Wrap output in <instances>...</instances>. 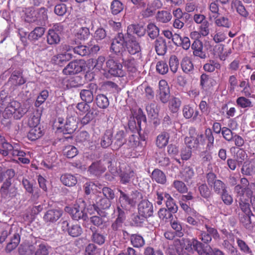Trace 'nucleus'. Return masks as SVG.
I'll use <instances>...</instances> for the list:
<instances>
[{"mask_svg": "<svg viewBox=\"0 0 255 255\" xmlns=\"http://www.w3.org/2000/svg\"><path fill=\"white\" fill-rule=\"evenodd\" d=\"M170 96L169 87L167 82L164 80H160V101L166 103L169 101L168 108L172 113L178 112L181 105V100L176 97H173L169 100Z\"/></svg>", "mask_w": 255, "mask_h": 255, "instance_id": "nucleus-1", "label": "nucleus"}, {"mask_svg": "<svg viewBox=\"0 0 255 255\" xmlns=\"http://www.w3.org/2000/svg\"><path fill=\"white\" fill-rule=\"evenodd\" d=\"M27 112L26 108L22 106L21 104L16 101H12L9 102L3 113L4 118H10L13 117L14 119H20Z\"/></svg>", "mask_w": 255, "mask_h": 255, "instance_id": "nucleus-2", "label": "nucleus"}, {"mask_svg": "<svg viewBox=\"0 0 255 255\" xmlns=\"http://www.w3.org/2000/svg\"><path fill=\"white\" fill-rule=\"evenodd\" d=\"M86 203L82 198L78 199L73 207H66L65 211L68 213L73 220L78 221L80 219L86 220L87 214L85 213Z\"/></svg>", "mask_w": 255, "mask_h": 255, "instance_id": "nucleus-3", "label": "nucleus"}, {"mask_svg": "<svg viewBox=\"0 0 255 255\" xmlns=\"http://www.w3.org/2000/svg\"><path fill=\"white\" fill-rule=\"evenodd\" d=\"M162 201H164L165 203L167 209L160 208V218L162 216L163 220L170 219L173 217L172 213L177 211V207L174 203L173 198L167 193L160 194V204Z\"/></svg>", "mask_w": 255, "mask_h": 255, "instance_id": "nucleus-4", "label": "nucleus"}, {"mask_svg": "<svg viewBox=\"0 0 255 255\" xmlns=\"http://www.w3.org/2000/svg\"><path fill=\"white\" fill-rule=\"evenodd\" d=\"M55 124L57 129L64 134L73 133L78 128V122L74 117L67 118L65 124H64V120L59 118Z\"/></svg>", "mask_w": 255, "mask_h": 255, "instance_id": "nucleus-5", "label": "nucleus"}, {"mask_svg": "<svg viewBox=\"0 0 255 255\" xmlns=\"http://www.w3.org/2000/svg\"><path fill=\"white\" fill-rule=\"evenodd\" d=\"M112 163V158L110 155L104 156V159L93 163L89 168V171L96 176H99L104 173L106 170V166L111 169Z\"/></svg>", "mask_w": 255, "mask_h": 255, "instance_id": "nucleus-6", "label": "nucleus"}, {"mask_svg": "<svg viewBox=\"0 0 255 255\" xmlns=\"http://www.w3.org/2000/svg\"><path fill=\"white\" fill-rule=\"evenodd\" d=\"M111 206V201L108 198L98 197L96 199V204L90 205L87 208L88 212L92 214L93 211H97L100 216H106L105 213H103L101 210H107Z\"/></svg>", "mask_w": 255, "mask_h": 255, "instance_id": "nucleus-7", "label": "nucleus"}, {"mask_svg": "<svg viewBox=\"0 0 255 255\" xmlns=\"http://www.w3.org/2000/svg\"><path fill=\"white\" fill-rule=\"evenodd\" d=\"M108 72L111 75L116 77H123L125 72L123 70V65L115 57H110L106 62Z\"/></svg>", "mask_w": 255, "mask_h": 255, "instance_id": "nucleus-8", "label": "nucleus"}, {"mask_svg": "<svg viewBox=\"0 0 255 255\" xmlns=\"http://www.w3.org/2000/svg\"><path fill=\"white\" fill-rule=\"evenodd\" d=\"M236 196L241 209L246 214L245 219L247 220L248 222L246 224V228H248V224H250L251 223V216L253 215L249 203V199L251 194L247 193L241 196L239 195H236Z\"/></svg>", "mask_w": 255, "mask_h": 255, "instance_id": "nucleus-9", "label": "nucleus"}, {"mask_svg": "<svg viewBox=\"0 0 255 255\" xmlns=\"http://www.w3.org/2000/svg\"><path fill=\"white\" fill-rule=\"evenodd\" d=\"M206 178L208 184L213 188L216 193L220 195L227 190L226 185L221 180L217 179V176L215 173L213 172L208 173Z\"/></svg>", "mask_w": 255, "mask_h": 255, "instance_id": "nucleus-10", "label": "nucleus"}, {"mask_svg": "<svg viewBox=\"0 0 255 255\" xmlns=\"http://www.w3.org/2000/svg\"><path fill=\"white\" fill-rule=\"evenodd\" d=\"M63 26L59 23L55 24L48 30L47 35V41L49 44L53 45L59 43L60 34L63 30Z\"/></svg>", "mask_w": 255, "mask_h": 255, "instance_id": "nucleus-11", "label": "nucleus"}, {"mask_svg": "<svg viewBox=\"0 0 255 255\" xmlns=\"http://www.w3.org/2000/svg\"><path fill=\"white\" fill-rule=\"evenodd\" d=\"M61 229L73 238L79 237L83 233L82 228L79 225L70 224L67 221H63L62 222Z\"/></svg>", "mask_w": 255, "mask_h": 255, "instance_id": "nucleus-12", "label": "nucleus"}, {"mask_svg": "<svg viewBox=\"0 0 255 255\" xmlns=\"http://www.w3.org/2000/svg\"><path fill=\"white\" fill-rule=\"evenodd\" d=\"M127 38L125 37L123 33H119L113 40L111 50L116 54H122L124 50V44H126Z\"/></svg>", "mask_w": 255, "mask_h": 255, "instance_id": "nucleus-13", "label": "nucleus"}, {"mask_svg": "<svg viewBox=\"0 0 255 255\" xmlns=\"http://www.w3.org/2000/svg\"><path fill=\"white\" fill-rule=\"evenodd\" d=\"M84 62L82 60H74L70 62L63 70V73L66 75H74L81 72L84 69Z\"/></svg>", "mask_w": 255, "mask_h": 255, "instance_id": "nucleus-14", "label": "nucleus"}, {"mask_svg": "<svg viewBox=\"0 0 255 255\" xmlns=\"http://www.w3.org/2000/svg\"><path fill=\"white\" fill-rule=\"evenodd\" d=\"M64 49L67 52L54 55L52 57L51 59L52 63L59 66H63L67 61H69L72 58L73 55L68 52V51L70 50L71 47L69 45H65Z\"/></svg>", "mask_w": 255, "mask_h": 255, "instance_id": "nucleus-15", "label": "nucleus"}, {"mask_svg": "<svg viewBox=\"0 0 255 255\" xmlns=\"http://www.w3.org/2000/svg\"><path fill=\"white\" fill-rule=\"evenodd\" d=\"M62 210L52 209L47 210L44 214L43 219L44 221L50 225L56 223L62 216Z\"/></svg>", "mask_w": 255, "mask_h": 255, "instance_id": "nucleus-16", "label": "nucleus"}, {"mask_svg": "<svg viewBox=\"0 0 255 255\" xmlns=\"http://www.w3.org/2000/svg\"><path fill=\"white\" fill-rule=\"evenodd\" d=\"M138 214L140 215L149 217L153 214V206L151 203L146 200H142L138 205Z\"/></svg>", "mask_w": 255, "mask_h": 255, "instance_id": "nucleus-17", "label": "nucleus"}, {"mask_svg": "<svg viewBox=\"0 0 255 255\" xmlns=\"http://www.w3.org/2000/svg\"><path fill=\"white\" fill-rule=\"evenodd\" d=\"M159 0H154L150 4H148L147 7L141 11V16L143 18H148L153 16L156 12L158 15L159 14V10L157 12L156 10L159 7Z\"/></svg>", "mask_w": 255, "mask_h": 255, "instance_id": "nucleus-18", "label": "nucleus"}, {"mask_svg": "<svg viewBox=\"0 0 255 255\" xmlns=\"http://www.w3.org/2000/svg\"><path fill=\"white\" fill-rule=\"evenodd\" d=\"M96 85L90 84L87 87V89H83L80 93V96L82 100L87 103H91L94 100V95L93 90Z\"/></svg>", "mask_w": 255, "mask_h": 255, "instance_id": "nucleus-19", "label": "nucleus"}, {"mask_svg": "<svg viewBox=\"0 0 255 255\" xmlns=\"http://www.w3.org/2000/svg\"><path fill=\"white\" fill-rule=\"evenodd\" d=\"M8 82L15 87L23 85L26 82V80L22 75V71H14L9 78Z\"/></svg>", "mask_w": 255, "mask_h": 255, "instance_id": "nucleus-20", "label": "nucleus"}, {"mask_svg": "<svg viewBox=\"0 0 255 255\" xmlns=\"http://www.w3.org/2000/svg\"><path fill=\"white\" fill-rule=\"evenodd\" d=\"M118 215L117 219L111 226L112 229L114 231H120L122 229L123 224L126 220V214L125 211L118 207Z\"/></svg>", "mask_w": 255, "mask_h": 255, "instance_id": "nucleus-21", "label": "nucleus"}, {"mask_svg": "<svg viewBox=\"0 0 255 255\" xmlns=\"http://www.w3.org/2000/svg\"><path fill=\"white\" fill-rule=\"evenodd\" d=\"M127 141L125 133L124 130H120L117 132L112 145L113 150H117L120 149Z\"/></svg>", "mask_w": 255, "mask_h": 255, "instance_id": "nucleus-22", "label": "nucleus"}, {"mask_svg": "<svg viewBox=\"0 0 255 255\" xmlns=\"http://www.w3.org/2000/svg\"><path fill=\"white\" fill-rule=\"evenodd\" d=\"M127 39L126 47L128 53L134 55L140 51V46L139 43L135 40L134 37H128Z\"/></svg>", "mask_w": 255, "mask_h": 255, "instance_id": "nucleus-23", "label": "nucleus"}, {"mask_svg": "<svg viewBox=\"0 0 255 255\" xmlns=\"http://www.w3.org/2000/svg\"><path fill=\"white\" fill-rule=\"evenodd\" d=\"M241 184L237 185L234 188V192L236 195L240 196L249 193V182L246 178H242L240 180Z\"/></svg>", "mask_w": 255, "mask_h": 255, "instance_id": "nucleus-24", "label": "nucleus"}, {"mask_svg": "<svg viewBox=\"0 0 255 255\" xmlns=\"http://www.w3.org/2000/svg\"><path fill=\"white\" fill-rule=\"evenodd\" d=\"M145 31L143 27L139 24H130L128 26L127 34L128 37H133V34L141 36L144 34Z\"/></svg>", "mask_w": 255, "mask_h": 255, "instance_id": "nucleus-25", "label": "nucleus"}, {"mask_svg": "<svg viewBox=\"0 0 255 255\" xmlns=\"http://www.w3.org/2000/svg\"><path fill=\"white\" fill-rule=\"evenodd\" d=\"M182 113L185 119L192 118L193 121L196 120L199 115V111L197 110H195L194 108L190 105H186L183 106Z\"/></svg>", "mask_w": 255, "mask_h": 255, "instance_id": "nucleus-26", "label": "nucleus"}, {"mask_svg": "<svg viewBox=\"0 0 255 255\" xmlns=\"http://www.w3.org/2000/svg\"><path fill=\"white\" fill-rule=\"evenodd\" d=\"M118 190L120 192L118 202L122 208L126 209L128 206L133 205V199L130 198L127 193L120 189H118Z\"/></svg>", "mask_w": 255, "mask_h": 255, "instance_id": "nucleus-27", "label": "nucleus"}, {"mask_svg": "<svg viewBox=\"0 0 255 255\" xmlns=\"http://www.w3.org/2000/svg\"><path fill=\"white\" fill-rule=\"evenodd\" d=\"M239 86L242 89L241 92L244 96L247 97H255V95H252L253 90L248 81L245 80L240 81Z\"/></svg>", "mask_w": 255, "mask_h": 255, "instance_id": "nucleus-28", "label": "nucleus"}, {"mask_svg": "<svg viewBox=\"0 0 255 255\" xmlns=\"http://www.w3.org/2000/svg\"><path fill=\"white\" fill-rule=\"evenodd\" d=\"M60 181L63 185L68 187H73L77 183V177L70 173H65L60 177Z\"/></svg>", "mask_w": 255, "mask_h": 255, "instance_id": "nucleus-29", "label": "nucleus"}, {"mask_svg": "<svg viewBox=\"0 0 255 255\" xmlns=\"http://www.w3.org/2000/svg\"><path fill=\"white\" fill-rule=\"evenodd\" d=\"M74 36L76 39L80 41H85L90 36L89 28L86 27H81L75 30Z\"/></svg>", "mask_w": 255, "mask_h": 255, "instance_id": "nucleus-30", "label": "nucleus"}, {"mask_svg": "<svg viewBox=\"0 0 255 255\" xmlns=\"http://www.w3.org/2000/svg\"><path fill=\"white\" fill-rule=\"evenodd\" d=\"M176 246H180V247H177V251L180 254V252L179 251L180 248L181 250H185L188 252H192L193 251V248L192 247V240H190L188 239L182 238L181 239L177 240L175 241Z\"/></svg>", "mask_w": 255, "mask_h": 255, "instance_id": "nucleus-31", "label": "nucleus"}, {"mask_svg": "<svg viewBox=\"0 0 255 255\" xmlns=\"http://www.w3.org/2000/svg\"><path fill=\"white\" fill-rule=\"evenodd\" d=\"M123 64L131 75H133L134 73L137 72V63L134 58L129 57L127 60H124Z\"/></svg>", "mask_w": 255, "mask_h": 255, "instance_id": "nucleus-32", "label": "nucleus"}, {"mask_svg": "<svg viewBox=\"0 0 255 255\" xmlns=\"http://www.w3.org/2000/svg\"><path fill=\"white\" fill-rule=\"evenodd\" d=\"M113 133L111 130H106L101 137V145L106 148L110 146L113 142Z\"/></svg>", "mask_w": 255, "mask_h": 255, "instance_id": "nucleus-33", "label": "nucleus"}, {"mask_svg": "<svg viewBox=\"0 0 255 255\" xmlns=\"http://www.w3.org/2000/svg\"><path fill=\"white\" fill-rule=\"evenodd\" d=\"M246 96H240L236 99L237 106L242 109H248L254 106L252 100Z\"/></svg>", "mask_w": 255, "mask_h": 255, "instance_id": "nucleus-34", "label": "nucleus"}, {"mask_svg": "<svg viewBox=\"0 0 255 255\" xmlns=\"http://www.w3.org/2000/svg\"><path fill=\"white\" fill-rule=\"evenodd\" d=\"M232 7L236 9L237 12L242 16L247 17L249 15L243 3L240 0H233Z\"/></svg>", "mask_w": 255, "mask_h": 255, "instance_id": "nucleus-35", "label": "nucleus"}, {"mask_svg": "<svg viewBox=\"0 0 255 255\" xmlns=\"http://www.w3.org/2000/svg\"><path fill=\"white\" fill-rule=\"evenodd\" d=\"M92 230V241L95 244L102 245L104 244L106 240V235L101 233L99 231L94 228Z\"/></svg>", "mask_w": 255, "mask_h": 255, "instance_id": "nucleus-36", "label": "nucleus"}, {"mask_svg": "<svg viewBox=\"0 0 255 255\" xmlns=\"http://www.w3.org/2000/svg\"><path fill=\"white\" fill-rule=\"evenodd\" d=\"M99 111L94 109L90 110L87 114L82 118L81 123L83 126L88 124L95 118L99 115Z\"/></svg>", "mask_w": 255, "mask_h": 255, "instance_id": "nucleus-37", "label": "nucleus"}, {"mask_svg": "<svg viewBox=\"0 0 255 255\" xmlns=\"http://www.w3.org/2000/svg\"><path fill=\"white\" fill-rule=\"evenodd\" d=\"M148 115L153 120L158 119L159 116V109L158 105L155 103H151L146 107Z\"/></svg>", "mask_w": 255, "mask_h": 255, "instance_id": "nucleus-38", "label": "nucleus"}, {"mask_svg": "<svg viewBox=\"0 0 255 255\" xmlns=\"http://www.w3.org/2000/svg\"><path fill=\"white\" fill-rule=\"evenodd\" d=\"M97 106L100 109H105L109 106L108 98L104 94H98L95 99Z\"/></svg>", "mask_w": 255, "mask_h": 255, "instance_id": "nucleus-39", "label": "nucleus"}, {"mask_svg": "<svg viewBox=\"0 0 255 255\" xmlns=\"http://www.w3.org/2000/svg\"><path fill=\"white\" fill-rule=\"evenodd\" d=\"M208 8L209 9L208 13L209 19H212L219 16V7L217 1H215L210 3Z\"/></svg>", "mask_w": 255, "mask_h": 255, "instance_id": "nucleus-40", "label": "nucleus"}, {"mask_svg": "<svg viewBox=\"0 0 255 255\" xmlns=\"http://www.w3.org/2000/svg\"><path fill=\"white\" fill-rule=\"evenodd\" d=\"M215 20V24L219 27L229 28L231 27L232 22L226 16H217V18H213Z\"/></svg>", "mask_w": 255, "mask_h": 255, "instance_id": "nucleus-41", "label": "nucleus"}, {"mask_svg": "<svg viewBox=\"0 0 255 255\" xmlns=\"http://www.w3.org/2000/svg\"><path fill=\"white\" fill-rule=\"evenodd\" d=\"M131 244L135 248H140L145 244L142 237L137 234H132L130 237Z\"/></svg>", "mask_w": 255, "mask_h": 255, "instance_id": "nucleus-42", "label": "nucleus"}, {"mask_svg": "<svg viewBox=\"0 0 255 255\" xmlns=\"http://www.w3.org/2000/svg\"><path fill=\"white\" fill-rule=\"evenodd\" d=\"M110 9L113 15H117L123 10L124 4L119 0H114L111 4Z\"/></svg>", "mask_w": 255, "mask_h": 255, "instance_id": "nucleus-43", "label": "nucleus"}, {"mask_svg": "<svg viewBox=\"0 0 255 255\" xmlns=\"http://www.w3.org/2000/svg\"><path fill=\"white\" fill-rule=\"evenodd\" d=\"M165 222H169L171 227L176 231L177 236L181 237L183 236L182 226L177 220H173V216L170 219H165Z\"/></svg>", "mask_w": 255, "mask_h": 255, "instance_id": "nucleus-44", "label": "nucleus"}, {"mask_svg": "<svg viewBox=\"0 0 255 255\" xmlns=\"http://www.w3.org/2000/svg\"><path fill=\"white\" fill-rule=\"evenodd\" d=\"M44 32V28L37 27L29 34L28 38L31 40H36L42 36Z\"/></svg>", "mask_w": 255, "mask_h": 255, "instance_id": "nucleus-45", "label": "nucleus"}, {"mask_svg": "<svg viewBox=\"0 0 255 255\" xmlns=\"http://www.w3.org/2000/svg\"><path fill=\"white\" fill-rule=\"evenodd\" d=\"M78 153L77 148L71 145H68L63 149V154L68 158H72L76 156Z\"/></svg>", "mask_w": 255, "mask_h": 255, "instance_id": "nucleus-46", "label": "nucleus"}, {"mask_svg": "<svg viewBox=\"0 0 255 255\" xmlns=\"http://www.w3.org/2000/svg\"><path fill=\"white\" fill-rule=\"evenodd\" d=\"M173 40L176 41H179V43L181 44L183 49L188 50L191 46L190 41L188 37H182L178 34H175L173 35Z\"/></svg>", "mask_w": 255, "mask_h": 255, "instance_id": "nucleus-47", "label": "nucleus"}, {"mask_svg": "<svg viewBox=\"0 0 255 255\" xmlns=\"http://www.w3.org/2000/svg\"><path fill=\"white\" fill-rule=\"evenodd\" d=\"M42 135V131L39 127L32 128L27 134V138L31 140H35Z\"/></svg>", "mask_w": 255, "mask_h": 255, "instance_id": "nucleus-48", "label": "nucleus"}, {"mask_svg": "<svg viewBox=\"0 0 255 255\" xmlns=\"http://www.w3.org/2000/svg\"><path fill=\"white\" fill-rule=\"evenodd\" d=\"M181 66L183 71L186 73H189L193 70L194 66L191 61L188 57L183 58Z\"/></svg>", "mask_w": 255, "mask_h": 255, "instance_id": "nucleus-49", "label": "nucleus"}, {"mask_svg": "<svg viewBox=\"0 0 255 255\" xmlns=\"http://www.w3.org/2000/svg\"><path fill=\"white\" fill-rule=\"evenodd\" d=\"M255 172V167L252 164L248 161H246L244 163L241 169L242 174L246 175H252Z\"/></svg>", "mask_w": 255, "mask_h": 255, "instance_id": "nucleus-50", "label": "nucleus"}, {"mask_svg": "<svg viewBox=\"0 0 255 255\" xmlns=\"http://www.w3.org/2000/svg\"><path fill=\"white\" fill-rule=\"evenodd\" d=\"M135 176V173L133 170H128L122 173L121 175V182L122 183L126 184L128 183L131 179Z\"/></svg>", "mask_w": 255, "mask_h": 255, "instance_id": "nucleus-51", "label": "nucleus"}, {"mask_svg": "<svg viewBox=\"0 0 255 255\" xmlns=\"http://www.w3.org/2000/svg\"><path fill=\"white\" fill-rule=\"evenodd\" d=\"M90 134L85 130L79 132L76 136V141L79 143H85L89 141Z\"/></svg>", "mask_w": 255, "mask_h": 255, "instance_id": "nucleus-52", "label": "nucleus"}, {"mask_svg": "<svg viewBox=\"0 0 255 255\" xmlns=\"http://www.w3.org/2000/svg\"><path fill=\"white\" fill-rule=\"evenodd\" d=\"M221 67L220 64L214 60H211L209 62L205 64L203 68L205 71L209 72H212L215 70V69H219Z\"/></svg>", "mask_w": 255, "mask_h": 255, "instance_id": "nucleus-53", "label": "nucleus"}, {"mask_svg": "<svg viewBox=\"0 0 255 255\" xmlns=\"http://www.w3.org/2000/svg\"><path fill=\"white\" fill-rule=\"evenodd\" d=\"M147 32L151 38L154 39L159 35V29L154 24L149 23L147 26Z\"/></svg>", "mask_w": 255, "mask_h": 255, "instance_id": "nucleus-54", "label": "nucleus"}, {"mask_svg": "<svg viewBox=\"0 0 255 255\" xmlns=\"http://www.w3.org/2000/svg\"><path fill=\"white\" fill-rule=\"evenodd\" d=\"M100 250L93 244H89L86 248L85 255H100Z\"/></svg>", "mask_w": 255, "mask_h": 255, "instance_id": "nucleus-55", "label": "nucleus"}, {"mask_svg": "<svg viewBox=\"0 0 255 255\" xmlns=\"http://www.w3.org/2000/svg\"><path fill=\"white\" fill-rule=\"evenodd\" d=\"M11 155L13 156L24 157L26 155V153L20 149L19 144L14 143L12 144Z\"/></svg>", "mask_w": 255, "mask_h": 255, "instance_id": "nucleus-56", "label": "nucleus"}, {"mask_svg": "<svg viewBox=\"0 0 255 255\" xmlns=\"http://www.w3.org/2000/svg\"><path fill=\"white\" fill-rule=\"evenodd\" d=\"M192 212V213H191V215L196 219V226H198L199 225H204L206 227V225H208L209 221L207 219L197 213L196 211Z\"/></svg>", "mask_w": 255, "mask_h": 255, "instance_id": "nucleus-57", "label": "nucleus"}, {"mask_svg": "<svg viewBox=\"0 0 255 255\" xmlns=\"http://www.w3.org/2000/svg\"><path fill=\"white\" fill-rule=\"evenodd\" d=\"M73 51L75 53L82 56L87 55L89 53V48L87 46L83 45L75 47L73 48Z\"/></svg>", "mask_w": 255, "mask_h": 255, "instance_id": "nucleus-58", "label": "nucleus"}, {"mask_svg": "<svg viewBox=\"0 0 255 255\" xmlns=\"http://www.w3.org/2000/svg\"><path fill=\"white\" fill-rule=\"evenodd\" d=\"M194 175L193 169L189 166L185 167L182 172L183 178L187 182L191 179Z\"/></svg>", "mask_w": 255, "mask_h": 255, "instance_id": "nucleus-59", "label": "nucleus"}, {"mask_svg": "<svg viewBox=\"0 0 255 255\" xmlns=\"http://www.w3.org/2000/svg\"><path fill=\"white\" fill-rule=\"evenodd\" d=\"M173 186L177 191L181 193L187 192L188 188L184 182L179 180H175L173 182Z\"/></svg>", "mask_w": 255, "mask_h": 255, "instance_id": "nucleus-60", "label": "nucleus"}, {"mask_svg": "<svg viewBox=\"0 0 255 255\" xmlns=\"http://www.w3.org/2000/svg\"><path fill=\"white\" fill-rule=\"evenodd\" d=\"M169 63L171 71L173 73H176L179 66V61L177 57L175 55L171 56Z\"/></svg>", "mask_w": 255, "mask_h": 255, "instance_id": "nucleus-61", "label": "nucleus"}, {"mask_svg": "<svg viewBox=\"0 0 255 255\" xmlns=\"http://www.w3.org/2000/svg\"><path fill=\"white\" fill-rule=\"evenodd\" d=\"M192 247L201 255H203V245L202 243L198 241L196 239L192 240Z\"/></svg>", "mask_w": 255, "mask_h": 255, "instance_id": "nucleus-62", "label": "nucleus"}, {"mask_svg": "<svg viewBox=\"0 0 255 255\" xmlns=\"http://www.w3.org/2000/svg\"><path fill=\"white\" fill-rule=\"evenodd\" d=\"M221 133L223 137L228 141H232L235 134H236L233 132L229 128L227 127L222 128V131Z\"/></svg>", "mask_w": 255, "mask_h": 255, "instance_id": "nucleus-63", "label": "nucleus"}, {"mask_svg": "<svg viewBox=\"0 0 255 255\" xmlns=\"http://www.w3.org/2000/svg\"><path fill=\"white\" fill-rule=\"evenodd\" d=\"M48 96V93L47 91H42L40 95L38 96L35 103L36 107H39L46 100Z\"/></svg>", "mask_w": 255, "mask_h": 255, "instance_id": "nucleus-64", "label": "nucleus"}]
</instances>
